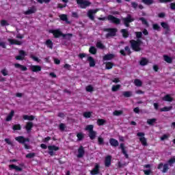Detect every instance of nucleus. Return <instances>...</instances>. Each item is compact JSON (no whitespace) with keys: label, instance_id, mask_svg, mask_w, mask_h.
Returning <instances> with one entry per match:
<instances>
[{"label":"nucleus","instance_id":"nucleus-1","mask_svg":"<svg viewBox=\"0 0 175 175\" xmlns=\"http://www.w3.org/2000/svg\"><path fill=\"white\" fill-rule=\"evenodd\" d=\"M135 36L137 38V40H131L129 43L131 44V48L133 51L136 53H139V51H142V44H143V41H142V38H143V33L142 31H135Z\"/></svg>","mask_w":175,"mask_h":175},{"label":"nucleus","instance_id":"nucleus-2","mask_svg":"<svg viewBox=\"0 0 175 175\" xmlns=\"http://www.w3.org/2000/svg\"><path fill=\"white\" fill-rule=\"evenodd\" d=\"M174 163H175V157L170 159L166 163L163 164V163H160L157 166V169H159V170H161V169H162L163 167V170H161L162 173H167L170 169L169 166L172 167Z\"/></svg>","mask_w":175,"mask_h":175},{"label":"nucleus","instance_id":"nucleus-3","mask_svg":"<svg viewBox=\"0 0 175 175\" xmlns=\"http://www.w3.org/2000/svg\"><path fill=\"white\" fill-rule=\"evenodd\" d=\"M49 32H50V33H53L55 39H58V38H61V36H62V38H64V39H70V38H72V36H73V34H72L70 33H66V34L62 33V31H61V30H59V29H52V30H50Z\"/></svg>","mask_w":175,"mask_h":175},{"label":"nucleus","instance_id":"nucleus-4","mask_svg":"<svg viewBox=\"0 0 175 175\" xmlns=\"http://www.w3.org/2000/svg\"><path fill=\"white\" fill-rule=\"evenodd\" d=\"M15 140L21 144H23L25 150H29V146L26 143H29V138H25L24 136H18L15 137Z\"/></svg>","mask_w":175,"mask_h":175},{"label":"nucleus","instance_id":"nucleus-5","mask_svg":"<svg viewBox=\"0 0 175 175\" xmlns=\"http://www.w3.org/2000/svg\"><path fill=\"white\" fill-rule=\"evenodd\" d=\"M85 131H88L90 140H95L97 133L96 131H94V125L90 124L86 126Z\"/></svg>","mask_w":175,"mask_h":175},{"label":"nucleus","instance_id":"nucleus-6","mask_svg":"<svg viewBox=\"0 0 175 175\" xmlns=\"http://www.w3.org/2000/svg\"><path fill=\"white\" fill-rule=\"evenodd\" d=\"M76 2L81 9H87L92 5V3L88 0H76Z\"/></svg>","mask_w":175,"mask_h":175},{"label":"nucleus","instance_id":"nucleus-7","mask_svg":"<svg viewBox=\"0 0 175 175\" xmlns=\"http://www.w3.org/2000/svg\"><path fill=\"white\" fill-rule=\"evenodd\" d=\"M104 32H108L105 35V38H111L113 36H116L117 35V29L116 28H105L103 29Z\"/></svg>","mask_w":175,"mask_h":175},{"label":"nucleus","instance_id":"nucleus-8","mask_svg":"<svg viewBox=\"0 0 175 175\" xmlns=\"http://www.w3.org/2000/svg\"><path fill=\"white\" fill-rule=\"evenodd\" d=\"M137 136L139 137V142L144 146V147H147V146H148V144H147V139L144 137V136H146L144 133H137Z\"/></svg>","mask_w":175,"mask_h":175},{"label":"nucleus","instance_id":"nucleus-9","mask_svg":"<svg viewBox=\"0 0 175 175\" xmlns=\"http://www.w3.org/2000/svg\"><path fill=\"white\" fill-rule=\"evenodd\" d=\"M122 20L125 27H129V24H131V23H133V21H135V18H132L131 14H128L126 18H122Z\"/></svg>","mask_w":175,"mask_h":175},{"label":"nucleus","instance_id":"nucleus-10","mask_svg":"<svg viewBox=\"0 0 175 175\" xmlns=\"http://www.w3.org/2000/svg\"><path fill=\"white\" fill-rule=\"evenodd\" d=\"M107 20H109V21H111L113 24H116L117 25L121 24V20L113 15H109L107 16Z\"/></svg>","mask_w":175,"mask_h":175},{"label":"nucleus","instance_id":"nucleus-11","mask_svg":"<svg viewBox=\"0 0 175 175\" xmlns=\"http://www.w3.org/2000/svg\"><path fill=\"white\" fill-rule=\"evenodd\" d=\"M124 50L121 49L120 51V53L121 54V55H123V57H126V55L131 56V55L132 54V51H131V48H129V46H126L124 47ZM125 51H126V53H125Z\"/></svg>","mask_w":175,"mask_h":175},{"label":"nucleus","instance_id":"nucleus-12","mask_svg":"<svg viewBox=\"0 0 175 175\" xmlns=\"http://www.w3.org/2000/svg\"><path fill=\"white\" fill-rule=\"evenodd\" d=\"M161 26L163 29H165V31L163 33L164 35H169L170 33V26H169V24L166 22H161Z\"/></svg>","mask_w":175,"mask_h":175},{"label":"nucleus","instance_id":"nucleus-13","mask_svg":"<svg viewBox=\"0 0 175 175\" xmlns=\"http://www.w3.org/2000/svg\"><path fill=\"white\" fill-rule=\"evenodd\" d=\"M98 13V9L96 10H89L88 11V17L92 20V21H94L95 20V16L94 14H96Z\"/></svg>","mask_w":175,"mask_h":175},{"label":"nucleus","instance_id":"nucleus-14","mask_svg":"<svg viewBox=\"0 0 175 175\" xmlns=\"http://www.w3.org/2000/svg\"><path fill=\"white\" fill-rule=\"evenodd\" d=\"M48 150H49L48 154H49L51 157H53L54 155V151H58V150H59V147L54 145L49 146Z\"/></svg>","mask_w":175,"mask_h":175},{"label":"nucleus","instance_id":"nucleus-15","mask_svg":"<svg viewBox=\"0 0 175 175\" xmlns=\"http://www.w3.org/2000/svg\"><path fill=\"white\" fill-rule=\"evenodd\" d=\"M26 55H27V53H25V51L20 50L19 55L16 56L15 59H16V61H24V59L25 58Z\"/></svg>","mask_w":175,"mask_h":175},{"label":"nucleus","instance_id":"nucleus-16","mask_svg":"<svg viewBox=\"0 0 175 175\" xmlns=\"http://www.w3.org/2000/svg\"><path fill=\"white\" fill-rule=\"evenodd\" d=\"M100 169V165L98 163H96L94 165V167L90 172V174L92 175L99 174Z\"/></svg>","mask_w":175,"mask_h":175},{"label":"nucleus","instance_id":"nucleus-17","mask_svg":"<svg viewBox=\"0 0 175 175\" xmlns=\"http://www.w3.org/2000/svg\"><path fill=\"white\" fill-rule=\"evenodd\" d=\"M85 154V150H84V147L83 146H80L78 148V154L77 155V158H83Z\"/></svg>","mask_w":175,"mask_h":175},{"label":"nucleus","instance_id":"nucleus-18","mask_svg":"<svg viewBox=\"0 0 175 175\" xmlns=\"http://www.w3.org/2000/svg\"><path fill=\"white\" fill-rule=\"evenodd\" d=\"M30 70L34 73H38V72H40L42 70V66L38 65H31L30 66Z\"/></svg>","mask_w":175,"mask_h":175},{"label":"nucleus","instance_id":"nucleus-19","mask_svg":"<svg viewBox=\"0 0 175 175\" xmlns=\"http://www.w3.org/2000/svg\"><path fill=\"white\" fill-rule=\"evenodd\" d=\"M38 10L36 9V7L35 5L32 6L28 10L25 12V14L26 16H29V14H33V13H36V11Z\"/></svg>","mask_w":175,"mask_h":175},{"label":"nucleus","instance_id":"nucleus-20","mask_svg":"<svg viewBox=\"0 0 175 175\" xmlns=\"http://www.w3.org/2000/svg\"><path fill=\"white\" fill-rule=\"evenodd\" d=\"M120 148L122 150V154L124 155L125 158L128 159L129 158V155L126 152V150H125V144L121 143L120 146Z\"/></svg>","mask_w":175,"mask_h":175},{"label":"nucleus","instance_id":"nucleus-21","mask_svg":"<svg viewBox=\"0 0 175 175\" xmlns=\"http://www.w3.org/2000/svg\"><path fill=\"white\" fill-rule=\"evenodd\" d=\"M27 132L29 133L31 131H32V128H33V122H27L25 126Z\"/></svg>","mask_w":175,"mask_h":175},{"label":"nucleus","instance_id":"nucleus-22","mask_svg":"<svg viewBox=\"0 0 175 175\" xmlns=\"http://www.w3.org/2000/svg\"><path fill=\"white\" fill-rule=\"evenodd\" d=\"M109 144L110 146H111V147H118V146H120V143L118 142V140L114 138H111L109 139Z\"/></svg>","mask_w":175,"mask_h":175},{"label":"nucleus","instance_id":"nucleus-23","mask_svg":"<svg viewBox=\"0 0 175 175\" xmlns=\"http://www.w3.org/2000/svg\"><path fill=\"white\" fill-rule=\"evenodd\" d=\"M111 165V156L108 155L105 157V167H109Z\"/></svg>","mask_w":175,"mask_h":175},{"label":"nucleus","instance_id":"nucleus-24","mask_svg":"<svg viewBox=\"0 0 175 175\" xmlns=\"http://www.w3.org/2000/svg\"><path fill=\"white\" fill-rule=\"evenodd\" d=\"M15 68H16V69H21V70H22V72H27V70H28V68H27V66H24V65H21L18 63H16L14 64Z\"/></svg>","mask_w":175,"mask_h":175},{"label":"nucleus","instance_id":"nucleus-25","mask_svg":"<svg viewBox=\"0 0 175 175\" xmlns=\"http://www.w3.org/2000/svg\"><path fill=\"white\" fill-rule=\"evenodd\" d=\"M115 55L113 53H109L103 57V61H111L114 58Z\"/></svg>","mask_w":175,"mask_h":175},{"label":"nucleus","instance_id":"nucleus-26","mask_svg":"<svg viewBox=\"0 0 175 175\" xmlns=\"http://www.w3.org/2000/svg\"><path fill=\"white\" fill-rule=\"evenodd\" d=\"M59 17L60 20H62V21H65L66 24H70V21L68 20V15L65 14H60Z\"/></svg>","mask_w":175,"mask_h":175},{"label":"nucleus","instance_id":"nucleus-27","mask_svg":"<svg viewBox=\"0 0 175 175\" xmlns=\"http://www.w3.org/2000/svg\"><path fill=\"white\" fill-rule=\"evenodd\" d=\"M10 170H16V172H23V168L14 165V164H11L9 165Z\"/></svg>","mask_w":175,"mask_h":175},{"label":"nucleus","instance_id":"nucleus-28","mask_svg":"<svg viewBox=\"0 0 175 175\" xmlns=\"http://www.w3.org/2000/svg\"><path fill=\"white\" fill-rule=\"evenodd\" d=\"M88 61L89 62V65H90V68H94V66H95L96 62H95V59H94V57L89 56L88 57Z\"/></svg>","mask_w":175,"mask_h":175},{"label":"nucleus","instance_id":"nucleus-29","mask_svg":"<svg viewBox=\"0 0 175 175\" xmlns=\"http://www.w3.org/2000/svg\"><path fill=\"white\" fill-rule=\"evenodd\" d=\"M162 100L164 102H173L174 98L171 97L170 94H166L162 98Z\"/></svg>","mask_w":175,"mask_h":175},{"label":"nucleus","instance_id":"nucleus-30","mask_svg":"<svg viewBox=\"0 0 175 175\" xmlns=\"http://www.w3.org/2000/svg\"><path fill=\"white\" fill-rule=\"evenodd\" d=\"M8 42H10V44H16V46H21L22 44L21 41L14 39H8Z\"/></svg>","mask_w":175,"mask_h":175},{"label":"nucleus","instance_id":"nucleus-31","mask_svg":"<svg viewBox=\"0 0 175 175\" xmlns=\"http://www.w3.org/2000/svg\"><path fill=\"white\" fill-rule=\"evenodd\" d=\"M14 116V110H12L8 116L5 118V121L9 122V121H12L13 117Z\"/></svg>","mask_w":175,"mask_h":175},{"label":"nucleus","instance_id":"nucleus-32","mask_svg":"<svg viewBox=\"0 0 175 175\" xmlns=\"http://www.w3.org/2000/svg\"><path fill=\"white\" fill-rule=\"evenodd\" d=\"M120 32L124 39H126V38H129V32L128 31V30H126V29H121Z\"/></svg>","mask_w":175,"mask_h":175},{"label":"nucleus","instance_id":"nucleus-33","mask_svg":"<svg viewBox=\"0 0 175 175\" xmlns=\"http://www.w3.org/2000/svg\"><path fill=\"white\" fill-rule=\"evenodd\" d=\"M46 46L48 47V49H51V50H53V41L50 39L46 40L45 42Z\"/></svg>","mask_w":175,"mask_h":175},{"label":"nucleus","instance_id":"nucleus-34","mask_svg":"<svg viewBox=\"0 0 175 175\" xmlns=\"http://www.w3.org/2000/svg\"><path fill=\"white\" fill-rule=\"evenodd\" d=\"M147 64H148V60L145 57H142L139 62V65H141V66H146Z\"/></svg>","mask_w":175,"mask_h":175},{"label":"nucleus","instance_id":"nucleus-35","mask_svg":"<svg viewBox=\"0 0 175 175\" xmlns=\"http://www.w3.org/2000/svg\"><path fill=\"white\" fill-rule=\"evenodd\" d=\"M163 58L164 61H165V62H167V64H172V62H173V59L167 55H164Z\"/></svg>","mask_w":175,"mask_h":175},{"label":"nucleus","instance_id":"nucleus-36","mask_svg":"<svg viewBox=\"0 0 175 175\" xmlns=\"http://www.w3.org/2000/svg\"><path fill=\"white\" fill-rule=\"evenodd\" d=\"M23 120H27L28 121H33L35 120V116H28V115H23Z\"/></svg>","mask_w":175,"mask_h":175},{"label":"nucleus","instance_id":"nucleus-37","mask_svg":"<svg viewBox=\"0 0 175 175\" xmlns=\"http://www.w3.org/2000/svg\"><path fill=\"white\" fill-rule=\"evenodd\" d=\"M113 66H114V64L107 62L105 63V69L109 70V69H113Z\"/></svg>","mask_w":175,"mask_h":175},{"label":"nucleus","instance_id":"nucleus-38","mask_svg":"<svg viewBox=\"0 0 175 175\" xmlns=\"http://www.w3.org/2000/svg\"><path fill=\"white\" fill-rule=\"evenodd\" d=\"M134 84L136 87H142L143 82L140 79H136L134 80Z\"/></svg>","mask_w":175,"mask_h":175},{"label":"nucleus","instance_id":"nucleus-39","mask_svg":"<svg viewBox=\"0 0 175 175\" xmlns=\"http://www.w3.org/2000/svg\"><path fill=\"white\" fill-rule=\"evenodd\" d=\"M121 88V85H113L111 88L112 92H117Z\"/></svg>","mask_w":175,"mask_h":175},{"label":"nucleus","instance_id":"nucleus-40","mask_svg":"<svg viewBox=\"0 0 175 175\" xmlns=\"http://www.w3.org/2000/svg\"><path fill=\"white\" fill-rule=\"evenodd\" d=\"M106 124V120L105 119H98L97 120V124L98 126H102Z\"/></svg>","mask_w":175,"mask_h":175},{"label":"nucleus","instance_id":"nucleus-41","mask_svg":"<svg viewBox=\"0 0 175 175\" xmlns=\"http://www.w3.org/2000/svg\"><path fill=\"white\" fill-rule=\"evenodd\" d=\"M122 95L123 96H124V98H131V96H132V92L131 91L124 92Z\"/></svg>","mask_w":175,"mask_h":175},{"label":"nucleus","instance_id":"nucleus-42","mask_svg":"<svg viewBox=\"0 0 175 175\" xmlns=\"http://www.w3.org/2000/svg\"><path fill=\"white\" fill-rule=\"evenodd\" d=\"M98 146H105V139H103V137H98Z\"/></svg>","mask_w":175,"mask_h":175},{"label":"nucleus","instance_id":"nucleus-43","mask_svg":"<svg viewBox=\"0 0 175 175\" xmlns=\"http://www.w3.org/2000/svg\"><path fill=\"white\" fill-rule=\"evenodd\" d=\"M96 48H95V46H90V49H89V53H90V54H92L93 55H95V54H96Z\"/></svg>","mask_w":175,"mask_h":175},{"label":"nucleus","instance_id":"nucleus-44","mask_svg":"<svg viewBox=\"0 0 175 175\" xmlns=\"http://www.w3.org/2000/svg\"><path fill=\"white\" fill-rule=\"evenodd\" d=\"M152 28H153L154 31H157L158 32H159L161 31V26H159V25H158V23L153 24Z\"/></svg>","mask_w":175,"mask_h":175},{"label":"nucleus","instance_id":"nucleus-45","mask_svg":"<svg viewBox=\"0 0 175 175\" xmlns=\"http://www.w3.org/2000/svg\"><path fill=\"white\" fill-rule=\"evenodd\" d=\"M83 116L85 118H91V116H92V112L85 111L83 113Z\"/></svg>","mask_w":175,"mask_h":175},{"label":"nucleus","instance_id":"nucleus-46","mask_svg":"<svg viewBox=\"0 0 175 175\" xmlns=\"http://www.w3.org/2000/svg\"><path fill=\"white\" fill-rule=\"evenodd\" d=\"M36 157V154L35 152H30L26 154V158L28 159H32V158H35Z\"/></svg>","mask_w":175,"mask_h":175},{"label":"nucleus","instance_id":"nucleus-47","mask_svg":"<svg viewBox=\"0 0 175 175\" xmlns=\"http://www.w3.org/2000/svg\"><path fill=\"white\" fill-rule=\"evenodd\" d=\"M77 137L79 142H81V140H83V139H84V134H83V133H78L77 134Z\"/></svg>","mask_w":175,"mask_h":175},{"label":"nucleus","instance_id":"nucleus-48","mask_svg":"<svg viewBox=\"0 0 175 175\" xmlns=\"http://www.w3.org/2000/svg\"><path fill=\"white\" fill-rule=\"evenodd\" d=\"M172 109H173L172 106L164 107L160 109V111H170V110H172Z\"/></svg>","mask_w":175,"mask_h":175},{"label":"nucleus","instance_id":"nucleus-49","mask_svg":"<svg viewBox=\"0 0 175 175\" xmlns=\"http://www.w3.org/2000/svg\"><path fill=\"white\" fill-rule=\"evenodd\" d=\"M142 2L145 5L150 6V5H152V3H154V0H142Z\"/></svg>","mask_w":175,"mask_h":175},{"label":"nucleus","instance_id":"nucleus-50","mask_svg":"<svg viewBox=\"0 0 175 175\" xmlns=\"http://www.w3.org/2000/svg\"><path fill=\"white\" fill-rule=\"evenodd\" d=\"M157 122V119H155V118L147 120V124H148V125H154V122Z\"/></svg>","mask_w":175,"mask_h":175},{"label":"nucleus","instance_id":"nucleus-51","mask_svg":"<svg viewBox=\"0 0 175 175\" xmlns=\"http://www.w3.org/2000/svg\"><path fill=\"white\" fill-rule=\"evenodd\" d=\"M13 131H21V125L20 124H14L12 126Z\"/></svg>","mask_w":175,"mask_h":175},{"label":"nucleus","instance_id":"nucleus-52","mask_svg":"<svg viewBox=\"0 0 175 175\" xmlns=\"http://www.w3.org/2000/svg\"><path fill=\"white\" fill-rule=\"evenodd\" d=\"M96 46L98 49H105V45H103V44L100 41L97 42L96 44Z\"/></svg>","mask_w":175,"mask_h":175},{"label":"nucleus","instance_id":"nucleus-53","mask_svg":"<svg viewBox=\"0 0 175 175\" xmlns=\"http://www.w3.org/2000/svg\"><path fill=\"white\" fill-rule=\"evenodd\" d=\"M139 20L140 21H142V24L146 25V27H148V22L147 21V20H146V18H144V17H141L139 18Z\"/></svg>","mask_w":175,"mask_h":175},{"label":"nucleus","instance_id":"nucleus-54","mask_svg":"<svg viewBox=\"0 0 175 175\" xmlns=\"http://www.w3.org/2000/svg\"><path fill=\"white\" fill-rule=\"evenodd\" d=\"M124 111H122V110H116L113 111V116H121V114H123Z\"/></svg>","mask_w":175,"mask_h":175},{"label":"nucleus","instance_id":"nucleus-55","mask_svg":"<svg viewBox=\"0 0 175 175\" xmlns=\"http://www.w3.org/2000/svg\"><path fill=\"white\" fill-rule=\"evenodd\" d=\"M0 24L1 27H6V25H9V23H8V21L6 20H1Z\"/></svg>","mask_w":175,"mask_h":175},{"label":"nucleus","instance_id":"nucleus-56","mask_svg":"<svg viewBox=\"0 0 175 175\" xmlns=\"http://www.w3.org/2000/svg\"><path fill=\"white\" fill-rule=\"evenodd\" d=\"M30 58H31V59H33V61H35L36 62H40V59H39L38 57L33 55H31Z\"/></svg>","mask_w":175,"mask_h":175},{"label":"nucleus","instance_id":"nucleus-57","mask_svg":"<svg viewBox=\"0 0 175 175\" xmlns=\"http://www.w3.org/2000/svg\"><path fill=\"white\" fill-rule=\"evenodd\" d=\"M86 91L88 92H92L94 91V88L92 87V85H89L86 87Z\"/></svg>","mask_w":175,"mask_h":175},{"label":"nucleus","instance_id":"nucleus-58","mask_svg":"<svg viewBox=\"0 0 175 175\" xmlns=\"http://www.w3.org/2000/svg\"><path fill=\"white\" fill-rule=\"evenodd\" d=\"M37 2H38V3H50V0H37Z\"/></svg>","mask_w":175,"mask_h":175},{"label":"nucleus","instance_id":"nucleus-59","mask_svg":"<svg viewBox=\"0 0 175 175\" xmlns=\"http://www.w3.org/2000/svg\"><path fill=\"white\" fill-rule=\"evenodd\" d=\"M1 73L3 75V76H8V70L5 68L1 70Z\"/></svg>","mask_w":175,"mask_h":175},{"label":"nucleus","instance_id":"nucleus-60","mask_svg":"<svg viewBox=\"0 0 175 175\" xmlns=\"http://www.w3.org/2000/svg\"><path fill=\"white\" fill-rule=\"evenodd\" d=\"M60 131H65V124L61 123L59 126Z\"/></svg>","mask_w":175,"mask_h":175},{"label":"nucleus","instance_id":"nucleus-61","mask_svg":"<svg viewBox=\"0 0 175 175\" xmlns=\"http://www.w3.org/2000/svg\"><path fill=\"white\" fill-rule=\"evenodd\" d=\"M51 139V137H46L42 139L43 143H47Z\"/></svg>","mask_w":175,"mask_h":175},{"label":"nucleus","instance_id":"nucleus-62","mask_svg":"<svg viewBox=\"0 0 175 175\" xmlns=\"http://www.w3.org/2000/svg\"><path fill=\"white\" fill-rule=\"evenodd\" d=\"M166 139H169V135L164 134L162 137H161V140H166Z\"/></svg>","mask_w":175,"mask_h":175},{"label":"nucleus","instance_id":"nucleus-63","mask_svg":"<svg viewBox=\"0 0 175 175\" xmlns=\"http://www.w3.org/2000/svg\"><path fill=\"white\" fill-rule=\"evenodd\" d=\"M144 173L146 175H150L151 174V170H144Z\"/></svg>","mask_w":175,"mask_h":175},{"label":"nucleus","instance_id":"nucleus-64","mask_svg":"<svg viewBox=\"0 0 175 175\" xmlns=\"http://www.w3.org/2000/svg\"><path fill=\"white\" fill-rule=\"evenodd\" d=\"M170 7L171 10H175V3H171Z\"/></svg>","mask_w":175,"mask_h":175}]
</instances>
